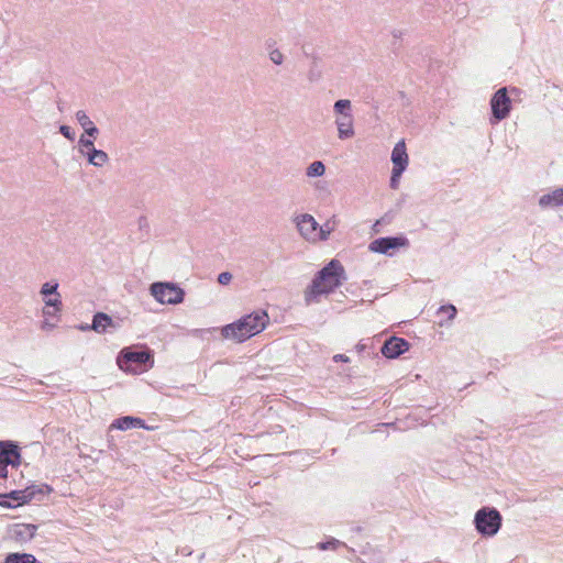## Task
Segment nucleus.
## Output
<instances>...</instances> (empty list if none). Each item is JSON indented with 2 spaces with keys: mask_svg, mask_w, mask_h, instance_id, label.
Returning <instances> with one entry per match:
<instances>
[{
  "mask_svg": "<svg viewBox=\"0 0 563 563\" xmlns=\"http://www.w3.org/2000/svg\"><path fill=\"white\" fill-rule=\"evenodd\" d=\"M346 279L344 266L339 260H331L314 275L311 285L305 292V300L309 305L321 295H328L339 288Z\"/></svg>",
  "mask_w": 563,
  "mask_h": 563,
  "instance_id": "1",
  "label": "nucleus"
},
{
  "mask_svg": "<svg viewBox=\"0 0 563 563\" xmlns=\"http://www.w3.org/2000/svg\"><path fill=\"white\" fill-rule=\"evenodd\" d=\"M269 317L265 310H257L236 321L223 325L220 331L225 340L243 343L265 330Z\"/></svg>",
  "mask_w": 563,
  "mask_h": 563,
  "instance_id": "2",
  "label": "nucleus"
},
{
  "mask_svg": "<svg viewBox=\"0 0 563 563\" xmlns=\"http://www.w3.org/2000/svg\"><path fill=\"white\" fill-rule=\"evenodd\" d=\"M117 363L125 373H142L153 366V352L148 347H124L120 351Z\"/></svg>",
  "mask_w": 563,
  "mask_h": 563,
  "instance_id": "3",
  "label": "nucleus"
},
{
  "mask_svg": "<svg viewBox=\"0 0 563 563\" xmlns=\"http://www.w3.org/2000/svg\"><path fill=\"white\" fill-rule=\"evenodd\" d=\"M503 517L496 508L483 507L474 517V526L482 537H494L501 528Z\"/></svg>",
  "mask_w": 563,
  "mask_h": 563,
  "instance_id": "4",
  "label": "nucleus"
},
{
  "mask_svg": "<svg viewBox=\"0 0 563 563\" xmlns=\"http://www.w3.org/2000/svg\"><path fill=\"white\" fill-rule=\"evenodd\" d=\"M150 291L159 303L177 305L185 299V290L169 282H155L150 286Z\"/></svg>",
  "mask_w": 563,
  "mask_h": 563,
  "instance_id": "5",
  "label": "nucleus"
},
{
  "mask_svg": "<svg viewBox=\"0 0 563 563\" xmlns=\"http://www.w3.org/2000/svg\"><path fill=\"white\" fill-rule=\"evenodd\" d=\"M490 123L497 124L505 120L511 111V99L508 96L507 87L499 88L490 98Z\"/></svg>",
  "mask_w": 563,
  "mask_h": 563,
  "instance_id": "6",
  "label": "nucleus"
},
{
  "mask_svg": "<svg viewBox=\"0 0 563 563\" xmlns=\"http://www.w3.org/2000/svg\"><path fill=\"white\" fill-rule=\"evenodd\" d=\"M405 246H409V240L404 235L383 236L372 241L368 250L378 254H389V251Z\"/></svg>",
  "mask_w": 563,
  "mask_h": 563,
  "instance_id": "7",
  "label": "nucleus"
},
{
  "mask_svg": "<svg viewBox=\"0 0 563 563\" xmlns=\"http://www.w3.org/2000/svg\"><path fill=\"white\" fill-rule=\"evenodd\" d=\"M409 347L410 343L406 339L393 335L383 343L380 353L386 358H397L406 353Z\"/></svg>",
  "mask_w": 563,
  "mask_h": 563,
  "instance_id": "8",
  "label": "nucleus"
},
{
  "mask_svg": "<svg viewBox=\"0 0 563 563\" xmlns=\"http://www.w3.org/2000/svg\"><path fill=\"white\" fill-rule=\"evenodd\" d=\"M37 531V526L33 523H13L8 527V536L18 543L31 541Z\"/></svg>",
  "mask_w": 563,
  "mask_h": 563,
  "instance_id": "9",
  "label": "nucleus"
},
{
  "mask_svg": "<svg viewBox=\"0 0 563 563\" xmlns=\"http://www.w3.org/2000/svg\"><path fill=\"white\" fill-rule=\"evenodd\" d=\"M296 225L303 239L308 241H316L319 224L311 214L303 213L297 217Z\"/></svg>",
  "mask_w": 563,
  "mask_h": 563,
  "instance_id": "10",
  "label": "nucleus"
},
{
  "mask_svg": "<svg viewBox=\"0 0 563 563\" xmlns=\"http://www.w3.org/2000/svg\"><path fill=\"white\" fill-rule=\"evenodd\" d=\"M21 490L22 499H25V504H29L33 499L42 500L45 495H49L53 492L52 486L47 484L30 485Z\"/></svg>",
  "mask_w": 563,
  "mask_h": 563,
  "instance_id": "11",
  "label": "nucleus"
},
{
  "mask_svg": "<svg viewBox=\"0 0 563 563\" xmlns=\"http://www.w3.org/2000/svg\"><path fill=\"white\" fill-rule=\"evenodd\" d=\"M111 428L122 431L130 429H147L145 421L143 419L132 416H123L115 419L112 422Z\"/></svg>",
  "mask_w": 563,
  "mask_h": 563,
  "instance_id": "12",
  "label": "nucleus"
},
{
  "mask_svg": "<svg viewBox=\"0 0 563 563\" xmlns=\"http://www.w3.org/2000/svg\"><path fill=\"white\" fill-rule=\"evenodd\" d=\"M393 167L406 170L408 166V154L404 140L396 143L391 152Z\"/></svg>",
  "mask_w": 563,
  "mask_h": 563,
  "instance_id": "13",
  "label": "nucleus"
},
{
  "mask_svg": "<svg viewBox=\"0 0 563 563\" xmlns=\"http://www.w3.org/2000/svg\"><path fill=\"white\" fill-rule=\"evenodd\" d=\"M0 459L13 467L21 464V451L16 442L11 441L4 450L0 452Z\"/></svg>",
  "mask_w": 563,
  "mask_h": 563,
  "instance_id": "14",
  "label": "nucleus"
},
{
  "mask_svg": "<svg viewBox=\"0 0 563 563\" xmlns=\"http://www.w3.org/2000/svg\"><path fill=\"white\" fill-rule=\"evenodd\" d=\"M338 136L340 140H347L354 136L353 114L340 115L335 120Z\"/></svg>",
  "mask_w": 563,
  "mask_h": 563,
  "instance_id": "15",
  "label": "nucleus"
},
{
  "mask_svg": "<svg viewBox=\"0 0 563 563\" xmlns=\"http://www.w3.org/2000/svg\"><path fill=\"white\" fill-rule=\"evenodd\" d=\"M90 328L97 333H106L109 328H115L113 319L104 312H96Z\"/></svg>",
  "mask_w": 563,
  "mask_h": 563,
  "instance_id": "16",
  "label": "nucleus"
},
{
  "mask_svg": "<svg viewBox=\"0 0 563 563\" xmlns=\"http://www.w3.org/2000/svg\"><path fill=\"white\" fill-rule=\"evenodd\" d=\"M539 206L543 209L563 206V187L542 195L539 198Z\"/></svg>",
  "mask_w": 563,
  "mask_h": 563,
  "instance_id": "17",
  "label": "nucleus"
},
{
  "mask_svg": "<svg viewBox=\"0 0 563 563\" xmlns=\"http://www.w3.org/2000/svg\"><path fill=\"white\" fill-rule=\"evenodd\" d=\"M23 505H25V499H22L20 489L0 494V506L3 508L12 509Z\"/></svg>",
  "mask_w": 563,
  "mask_h": 563,
  "instance_id": "18",
  "label": "nucleus"
},
{
  "mask_svg": "<svg viewBox=\"0 0 563 563\" xmlns=\"http://www.w3.org/2000/svg\"><path fill=\"white\" fill-rule=\"evenodd\" d=\"M75 115L78 123L85 130V134L89 137L96 139L99 134V129L95 125L86 112L84 110H79Z\"/></svg>",
  "mask_w": 563,
  "mask_h": 563,
  "instance_id": "19",
  "label": "nucleus"
},
{
  "mask_svg": "<svg viewBox=\"0 0 563 563\" xmlns=\"http://www.w3.org/2000/svg\"><path fill=\"white\" fill-rule=\"evenodd\" d=\"M85 156L87 157L88 163L96 167H101L109 161L108 154L102 150H97L96 147L90 150V152H86Z\"/></svg>",
  "mask_w": 563,
  "mask_h": 563,
  "instance_id": "20",
  "label": "nucleus"
},
{
  "mask_svg": "<svg viewBox=\"0 0 563 563\" xmlns=\"http://www.w3.org/2000/svg\"><path fill=\"white\" fill-rule=\"evenodd\" d=\"M3 563H37V560L30 553L13 552L5 555Z\"/></svg>",
  "mask_w": 563,
  "mask_h": 563,
  "instance_id": "21",
  "label": "nucleus"
},
{
  "mask_svg": "<svg viewBox=\"0 0 563 563\" xmlns=\"http://www.w3.org/2000/svg\"><path fill=\"white\" fill-rule=\"evenodd\" d=\"M325 173V165L321 161L312 162L306 169L308 177H321Z\"/></svg>",
  "mask_w": 563,
  "mask_h": 563,
  "instance_id": "22",
  "label": "nucleus"
},
{
  "mask_svg": "<svg viewBox=\"0 0 563 563\" xmlns=\"http://www.w3.org/2000/svg\"><path fill=\"white\" fill-rule=\"evenodd\" d=\"M352 104L347 99H339L333 104V110L336 114L347 115L352 114Z\"/></svg>",
  "mask_w": 563,
  "mask_h": 563,
  "instance_id": "23",
  "label": "nucleus"
},
{
  "mask_svg": "<svg viewBox=\"0 0 563 563\" xmlns=\"http://www.w3.org/2000/svg\"><path fill=\"white\" fill-rule=\"evenodd\" d=\"M345 545L342 541L330 538L328 541H321L317 544V549L320 551L336 550L339 547Z\"/></svg>",
  "mask_w": 563,
  "mask_h": 563,
  "instance_id": "24",
  "label": "nucleus"
},
{
  "mask_svg": "<svg viewBox=\"0 0 563 563\" xmlns=\"http://www.w3.org/2000/svg\"><path fill=\"white\" fill-rule=\"evenodd\" d=\"M78 146L79 152L86 155V152H90V150L95 148V139L81 135L78 141Z\"/></svg>",
  "mask_w": 563,
  "mask_h": 563,
  "instance_id": "25",
  "label": "nucleus"
},
{
  "mask_svg": "<svg viewBox=\"0 0 563 563\" xmlns=\"http://www.w3.org/2000/svg\"><path fill=\"white\" fill-rule=\"evenodd\" d=\"M322 78V69L317 66H309L307 79L310 82H318Z\"/></svg>",
  "mask_w": 563,
  "mask_h": 563,
  "instance_id": "26",
  "label": "nucleus"
},
{
  "mask_svg": "<svg viewBox=\"0 0 563 563\" xmlns=\"http://www.w3.org/2000/svg\"><path fill=\"white\" fill-rule=\"evenodd\" d=\"M57 289H58V284L57 283H55V284L45 283V284L42 285L41 294L44 295V296L55 295L57 297H60V295L58 294Z\"/></svg>",
  "mask_w": 563,
  "mask_h": 563,
  "instance_id": "27",
  "label": "nucleus"
},
{
  "mask_svg": "<svg viewBox=\"0 0 563 563\" xmlns=\"http://www.w3.org/2000/svg\"><path fill=\"white\" fill-rule=\"evenodd\" d=\"M405 170L393 167L391 169V176L389 180V186L391 189H398L399 187V179Z\"/></svg>",
  "mask_w": 563,
  "mask_h": 563,
  "instance_id": "28",
  "label": "nucleus"
},
{
  "mask_svg": "<svg viewBox=\"0 0 563 563\" xmlns=\"http://www.w3.org/2000/svg\"><path fill=\"white\" fill-rule=\"evenodd\" d=\"M332 231L333 227H329V222L323 227H318V236H316V241H327Z\"/></svg>",
  "mask_w": 563,
  "mask_h": 563,
  "instance_id": "29",
  "label": "nucleus"
},
{
  "mask_svg": "<svg viewBox=\"0 0 563 563\" xmlns=\"http://www.w3.org/2000/svg\"><path fill=\"white\" fill-rule=\"evenodd\" d=\"M268 56L271 62L278 66L282 65L285 59L284 54L278 48L271 49Z\"/></svg>",
  "mask_w": 563,
  "mask_h": 563,
  "instance_id": "30",
  "label": "nucleus"
},
{
  "mask_svg": "<svg viewBox=\"0 0 563 563\" xmlns=\"http://www.w3.org/2000/svg\"><path fill=\"white\" fill-rule=\"evenodd\" d=\"M438 313H448L449 319L452 320L455 318L457 310H456L455 306L449 303V305L441 306L439 308Z\"/></svg>",
  "mask_w": 563,
  "mask_h": 563,
  "instance_id": "31",
  "label": "nucleus"
},
{
  "mask_svg": "<svg viewBox=\"0 0 563 563\" xmlns=\"http://www.w3.org/2000/svg\"><path fill=\"white\" fill-rule=\"evenodd\" d=\"M59 133L71 142L75 140V131L66 124L59 126Z\"/></svg>",
  "mask_w": 563,
  "mask_h": 563,
  "instance_id": "32",
  "label": "nucleus"
},
{
  "mask_svg": "<svg viewBox=\"0 0 563 563\" xmlns=\"http://www.w3.org/2000/svg\"><path fill=\"white\" fill-rule=\"evenodd\" d=\"M45 306L46 308H54L56 311H60V308H62V300H60V297H55V298H48L45 300Z\"/></svg>",
  "mask_w": 563,
  "mask_h": 563,
  "instance_id": "33",
  "label": "nucleus"
},
{
  "mask_svg": "<svg viewBox=\"0 0 563 563\" xmlns=\"http://www.w3.org/2000/svg\"><path fill=\"white\" fill-rule=\"evenodd\" d=\"M232 280V274L230 272H222L218 275V283L220 285H228Z\"/></svg>",
  "mask_w": 563,
  "mask_h": 563,
  "instance_id": "34",
  "label": "nucleus"
},
{
  "mask_svg": "<svg viewBox=\"0 0 563 563\" xmlns=\"http://www.w3.org/2000/svg\"><path fill=\"white\" fill-rule=\"evenodd\" d=\"M391 218H393V217H391L390 212L385 213L380 219H378V220L374 223V225H373V230H374L375 232H378V230H376V225H382V224L389 223V222H390V220H391Z\"/></svg>",
  "mask_w": 563,
  "mask_h": 563,
  "instance_id": "35",
  "label": "nucleus"
},
{
  "mask_svg": "<svg viewBox=\"0 0 563 563\" xmlns=\"http://www.w3.org/2000/svg\"><path fill=\"white\" fill-rule=\"evenodd\" d=\"M137 223H139V229L141 231H145V232L150 231V224H148L146 217L141 216L137 220Z\"/></svg>",
  "mask_w": 563,
  "mask_h": 563,
  "instance_id": "36",
  "label": "nucleus"
},
{
  "mask_svg": "<svg viewBox=\"0 0 563 563\" xmlns=\"http://www.w3.org/2000/svg\"><path fill=\"white\" fill-rule=\"evenodd\" d=\"M306 56H308L307 53H305ZM310 59H311V63H310V66H317V67H320V64H321V57L318 55V54H310L309 55Z\"/></svg>",
  "mask_w": 563,
  "mask_h": 563,
  "instance_id": "37",
  "label": "nucleus"
},
{
  "mask_svg": "<svg viewBox=\"0 0 563 563\" xmlns=\"http://www.w3.org/2000/svg\"><path fill=\"white\" fill-rule=\"evenodd\" d=\"M8 463H4L2 459H0V478H7L8 477Z\"/></svg>",
  "mask_w": 563,
  "mask_h": 563,
  "instance_id": "38",
  "label": "nucleus"
},
{
  "mask_svg": "<svg viewBox=\"0 0 563 563\" xmlns=\"http://www.w3.org/2000/svg\"><path fill=\"white\" fill-rule=\"evenodd\" d=\"M56 325L54 323H51L48 320H44L41 324V329L44 330V331H51L55 328Z\"/></svg>",
  "mask_w": 563,
  "mask_h": 563,
  "instance_id": "39",
  "label": "nucleus"
},
{
  "mask_svg": "<svg viewBox=\"0 0 563 563\" xmlns=\"http://www.w3.org/2000/svg\"><path fill=\"white\" fill-rule=\"evenodd\" d=\"M275 45H276V41L273 38H268L265 41V48L268 51V53L271 52V49L276 48Z\"/></svg>",
  "mask_w": 563,
  "mask_h": 563,
  "instance_id": "40",
  "label": "nucleus"
},
{
  "mask_svg": "<svg viewBox=\"0 0 563 563\" xmlns=\"http://www.w3.org/2000/svg\"><path fill=\"white\" fill-rule=\"evenodd\" d=\"M334 362H349V357L344 354H336L333 356Z\"/></svg>",
  "mask_w": 563,
  "mask_h": 563,
  "instance_id": "41",
  "label": "nucleus"
},
{
  "mask_svg": "<svg viewBox=\"0 0 563 563\" xmlns=\"http://www.w3.org/2000/svg\"><path fill=\"white\" fill-rule=\"evenodd\" d=\"M367 343L363 342V341H360L357 344H356V350L358 353H363L366 349H367Z\"/></svg>",
  "mask_w": 563,
  "mask_h": 563,
  "instance_id": "42",
  "label": "nucleus"
},
{
  "mask_svg": "<svg viewBox=\"0 0 563 563\" xmlns=\"http://www.w3.org/2000/svg\"><path fill=\"white\" fill-rule=\"evenodd\" d=\"M57 312L58 311H56L55 309L54 310H49L48 308L43 310V314L45 317H54V316H56Z\"/></svg>",
  "mask_w": 563,
  "mask_h": 563,
  "instance_id": "43",
  "label": "nucleus"
},
{
  "mask_svg": "<svg viewBox=\"0 0 563 563\" xmlns=\"http://www.w3.org/2000/svg\"><path fill=\"white\" fill-rule=\"evenodd\" d=\"M391 34H393V36H394L395 38H400V37L404 35V33H402L401 31H398V30H394V31L391 32Z\"/></svg>",
  "mask_w": 563,
  "mask_h": 563,
  "instance_id": "44",
  "label": "nucleus"
},
{
  "mask_svg": "<svg viewBox=\"0 0 563 563\" xmlns=\"http://www.w3.org/2000/svg\"><path fill=\"white\" fill-rule=\"evenodd\" d=\"M78 329L81 330V331H90V330H92V328H90V324H80L78 327Z\"/></svg>",
  "mask_w": 563,
  "mask_h": 563,
  "instance_id": "45",
  "label": "nucleus"
},
{
  "mask_svg": "<svg viewBox=\"0 0 563 563\" xmlns=\"http://www.w3.org/2000/svg\"><path fill=\"white\" fill-rule=\"evenodd\" d=\"M181 553H183L184 555L188 556V555H190V554H191V551H190L188 548H184V549L181 550Z\"/></svg>",
  "mask_w": 563,
  "mask_h": 563,
  "instance_id": "46",
  "label": "nucleus"
},
{
  "mask_svg": "<svg viewBox=\"0 0 563 563\" xmlns=\"http://www.w3.org/2000/svg\"><path fill=\"white\" fill-rule=\"evenodd\" d=\"M57 108H58V110L60 112L63 111V107H62V101L60 100L57 101Z\"/></svg>",
  "mask_w": 563,
  "mask_h": 563,
  "instance_id": "47",
  "label": "nucleus"
}]
</instances>
